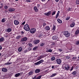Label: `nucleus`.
<instances>
[{"label": "nucleus", "mask_w": 79, "mask_h": 79, "mask_svg": "<svg viewBox=\"0 0 79 79\" xmlns=\"http://www.w3.org/2000/svg\"><path fill=\"white\" fill-rule=\"evenodd\" d=\"M63 35H64V36L66 37V38H68L69 37L71 34L70 33H69L68 31H64L63 33Z\"/></svg>", "instance_id": "1"}, {"label": "nucleus", "mask_w": 79, "mask_h": 79, "mask_svg": "<svg viewBox=\"0 0 79 79\" xmlns=\"http://www.w3.org/2000/svg\"><path fill=\"white\" fill-rule=\"evenodd\" d=\"M24 28L26 31H29L30 30V27L27 24H26L24 26Z\"/></svg>", "instance_id": "2"}, {"label": "nucleus", "mask_w": 79, "mask_h": 79, "mask_svg": "<svg viewBox=\"0 0 79 79\" xmlns=\"http://www.w3.org/2000/svg\"><path fill=\"white\" fill-rule=\"evenodd\" d=\"M36 31V29L35 28H32V29H31L30 30V31L31 33H34Z\"/></svg>", "instance_id": "3"}, {"label": "nucleus", "mask_w": 79, "mask_h": 79, "mask_svg": "<svg viewBox=\"0 0 79 79\" xmlns=\"http://www.w3.org/2000/svg\"><path fill=\"white\" fill-rule=\"evenodd\" d=\"M44 62V60H43L42 59L41 60H40L39 61V62H37L35 63V64L40 65V64L42 62Z\"/></svg>", "instance_id": "4"}, {"label": "nucleus", "mask_w": 79, "mask_h": 79, "mask_svg": "<svg viewBox=\"0 0 79 79\" xmlns=\"http://www.w3.org/2000/svg\"><path fill=\"white\" fill-rule=\"evenodd\" d=\"M64 68L66 69V70H68L69 68V66L68 64H65L64 66Z\"/></svg>", "instance_id": "5"}, {"label": "nucleus", "mask_w": 79, "mask_h": 79, "mask_svg": "<svg viewBox=\"0 0 79 79\" xmlns=\"http://www.w3.org/2000/svg\"><path fill=\"white\" fill-rule=\"evenodd\" d=\"M56 62L58 64H60L61 63V60L60 59H58L56 60Z\"/></svg>", "instance_id": "6"}, {"label": "nucleus", "mask_w": 79, "mask_h": 79, "mask_svg": "<svg viewBox=\"0 0 79 79\" xmlns=\"http://www.w3.org/2000/svg\"><path fill=\"white\" fill-rule=\"evenodd\" d=\"M27 40V37H25L24 38H23L21 40V42H23L24 41H26Z\"/></svg>", "instance_id": "7"}, {"label": "nucleus", "mask_w": 79, "mask_h": 79, "mask_svg": "<svg viewBox=\"0 0 79 79\" xmlns=\"http://www.w3.org/2000/svg\"><path fill=\"white\" fill-rule=\"evenodd\" d=\"M14 23L15 25H17L19 24V23L17 20H14Z\"/></svg>", "instance_id": "8"}, {"label": "nucleus", "mask_w": 79, "mask_h": 79, "mask_svg": "<svg viewBox=\"0 0 79 79\" xmlns=\"http://www.w3.org/2000/svg\"><path fill=\"white\" fill-rule=\"evenodd\" d=\"M40 42V41L39 40H35L34 41V43L35 44H38Z\"/></svg>", "instance_id": "9"}, {"label": "nucleus", "mask_w": 79, "mask_h": 79, "mask_svg": "<svg viewBox=\"0 0 79 79\" xmlns=\"http://www.w3.org/2000/svg\"><path fill=\"white\" fill-rule=\"evenodd\" d=\"M51 14V11H50L48 12V13H45L44 14V15H46L48 16V15H50V14Z\"/></svg>", "instance_id": "10"}, {"label": "nucleus", "mask_w": 79, "mask_h": 79, "mask_svg": "<svg viewBox=\"0 0 79 79\" xmlns=\"http://www.w3.org/2000/svg\"><path fill=\"white\" fill-rule=\"evenodd\" d=\"M52 38L53 40H57L58 38V36H52Z\"/></svg>", "instance_id": "11"}, {"label": "nucleus", "mask_w": 79, "mask_h": 79, "mask_svg": "<svg viewBox=\"0 0 79 79\" xmlns=\"http://www.w3.org/2000/svg\"><path fill=\"white\" fill-rule=\"evenodd\" d=\"M15 9L10 8L9 9V12H13V11H15Z\"/></svg>", "instance_id": "12"}, {"label": "nucleus", "mask_w": 79, "mask_h": 79, "mask_svg": "<svg viewBox=\"0 0 79 79\" xmlns=\"http://www.w3.org/2000/svg\"><path fill=\"white\" fill-rule=\"evenodd\" d=\"M2 71L3 72H7V69H6V68H3L2 69Z\"/></svg>", "instance_id": "13"}, {"label": "nucleus", "mask_w": 79, "mask_h": 79, "mask_svg": "<svg viewBox=\"0 0 79 79\" xmlns=\"http://www.w3.org/2000/svg\"><path fill=\"white\" fill-rule=\"evenodd\" d=\"M57 22H58L59 23H62V21L61 20H60V19H57Z\"/></svg>", "instance_id": "14"}, {"label": "nucleus", "mask_w": 79, "mask_h": 79, "mask_svg": "<svg viewBox=\"0 0 79 79\" xmlns=\"http://www.w3.org/2000/svg\"><path fill=\"white\" fill-rule=\"evenodd\" d=\"M60 13V11H58V12L56 15V19H57V18H58V16H59Z\"/></svg>", "instance_id": "15"}, {"label": "nucleus", "mask_w": 79, "mask_h": 79, "mask_svg": "<svg viewBox=\"0 0 79 79\" xmlns=\"http://www.w3.org/2000/svg\"><path fill=\"white\" fill-rule=\"evenodd\" d=\"M44 57L43 56H40L39 57H38V60H40V59H41L42 58H44Z\"/></svg>", "instance_id": "16"}, {"label": "nucleus", "mask_w": 79, "mask_h": 79, "mask_svg": "<svg viewBox=\"0 0 79 79\" xmlns=\"http://www.w3.org/2000/svg\"><path fill=\"white\" fill-rule=\"evenodd\" d=\"M40 69H36L35 70V72H36V73H39L40 72Z\"/></svg>", "instance_id": "17"}, {"label": "nucleus", "mask_w": 79, "mask_h": 79, "mask_svg": "<svg viewBox=\"0 0 79 79\" xmlns=\"http://www.w3.org/2000/svg\"><path fill=\"white\" fill-rule=\"evenodd\" d=\"M12 31V29L11 28H8L7 29V31L9 33L10 32Z\"/></svg>", "instance_id": "18"}, {"label": "nucleus", "mask_w": 79, "mask_h": 79, "mask_svg": "<svg viewBox=\"0 0 79 79\" xmlns=\"http://www.w3.org/2000/svg\"><path fill=\"white\" fill-rule=\"evenodd\" d=\"M45 30L47 31L49 30H50V28L49 27H45Z\"/></svg>", "instance_id": "19"}, {"label": "nucleus", "mask_w": 79, "mask_h": 79, "mask_svg": "<svg viewBox=\"0 0 79 79\" xmlns=\"http://www.w3.org/2000/svg\"><path fill=\"white\" fill-rule=\"evenodd\" d=\"M20 75V73H16L15 75V77H19V76Z\"/></svg>", "instance_id": "20"}, {"label": "nucleus", "mask_w": 79, "mask_h": 79, "mask_svg": "<svg viewBox=\"0 0 79 79\" xmlns=\"http://www.w3.org/2000/svg\"><path fill=\"white\" fill-rule=\"evenodd\" d=\"M57 73H53L52 75L50 76L51 77H54L55 76H56V75H57Z\"/></svg>", "instance_id": "21"}, {"label": "nucleus", "mask_w": 79, "mask_h": 79, "mask_svg": "<svg viewBox=\"0 0 79 79\" xmlns=\"http://www.w3.org/2000/svg\"><path fill=\"white\" fill-rule=\"evenodd\" d=\"M75 25V23H72L71 25H70V27H73L74 26V25Z\"/></svg>", "instance_id": "22"}, {"label": "nucleus", "mask_w": 79, "mask_h": 79, "mask_svg": "<svg viewBox=\"0 0 79 79\" xmlns=\"http://www.w3.org/2000/svg\"><path fill=\"white\" fill-rule=\"evenodd\" d=\"M56 29V27L55 26H53L52 28V30H55Z\"/></svg>", "instance_id": "23"}, {"label": "nucleus", "mask_w": 79, "mask_h": 79, "mask_svg": "<svg viewBox=\"0 0 79 79\" xmlns=\"http://www.w3.org/2000/svg\"><path fill=\"white\" fill-rule=\"evenodd\" d=\"M34 9L35 10V12H38V10L36 7H34Z\"/></svg>", "instance_id": "24"}, {"label": "nucleus", "mask_w": 79, "mask_h": 79, "mask_svg": "<svg viewBox=\"0 0 79 79\" xmlns=\"http://www.w3.org/2000/svg\"><path fill=\"white\" fill-rule=\"evenodd\" d=\"M79 33V30H77L76 31V35H77Z\"/></svg>", "instance_id": "25"}, {"label": "nucleus", "mask_w": 79, "mask_h": 79, "mask_svg": "<svg viewBox=\"0 0 79 79\" xmlns=\"http://www.w3.org/2000/svg\"><path fill=\"white\" fill-rule=\"evenodd\" d=\"M22 50V48H19L18 49V51L19 52H21V51Z\"/></svg>", "instance_id": "26"}, {"label": "nucleus", "mask_w": 79, "mask_h": 79, "mask_svg": "<svg viewBox=\"0 0 79 79\" xmlns=\"http://www.w3.org/2000/svg\"><path fill=\"white\" fill-rule=\"evenodd\" d=\"M4 38H1L0 39V42H1L2 41H4Z\"/></svg>", "instance_id": "27"}, {"label": "nucleus", "mask_w": 79, "mask_h": 79, "mask_svg": "<svg viewBox=\"0 0 79 79\" xmlns=\"http://www.w3.org/2000/svg\"><path fill=\"white\" fill-rule=\"evenodd\" d=\"M76 73H77V72L76 71H74V72H72V75H76Z\"/></svg>", "instance_id": "28"}, {"label": "nucleus", "mask_w": 79, "mask_h": 79, "mask_svg": "<svg viewBox=\"0 0 79 79\" xmlns=\"http://www.w3.org/2000/svg\"><path fill=\"white\" fill-rule=\"evenodd\" d=\"M6 20L5 19H3L2 20V22H3V23H4V22H6Z\"/></svg>", "instance_id": "29"}, {"label": "nucleus", "mask_w": 79, "mask_h": 79, "mask_svg": "<svg viewBox=\"0 0 79 79\" xmlns=\"http://www.w3.org/2000/svg\"><path fill=\"white\" fill-rule=\"evenodd\" d=\"M72 9V8H70V7H68L67 9V10H68V11H71Z\"/></svg>", "instance_id": "30"}, {"label": "nucleus", "mask_w": 79, "mask_h": 79, "mask_svg": "<svg viewBox=\"0 0 79 79\" xmlns=\"http://www.w3.org/2000/svg\"><path fill=\"white\" fill-rule=\"evenodd\" d=\"M21 36H18L16 37V39L17 40H19V39H20L21 38Z\"/></svg>", "instance_id": "31"}, {"label": "nucleus", "mask_w": 79, "mask_h": 79, "mask_svg": "<svg viewBox=\"0 0 79 79\" xmlns=\"http://www.w3.org/2000/svg\"><path fill=\"white\" fill-rule=\"evenodd\" d=\"M46 63L47 64H51V62L50 61V60H48L47 61V62H46Z\"/></svg>", "instance_id": "32"}, {"label": "nucleus", "mask_w": 79, "mask_h": 79, "mask_svg": "<svg viewBox=\"0 0 79 79\" xmlns=\"http://www.w3.org/2000/svg\"><path fill=\"white\" fill-rule=\"evenodd\" d=\"M56 12V11H54L52 14V15L53 16L54 15H55Z\"/></svg>", "instance_id": "33"}, {"label": "nucleus", "mask_w": 79, "mask_h": 79, "mask_svg": "<svg viewBox=\"0 0 79 79\" xmlns=\"http://www.w3.org/2000/svg\"><path fill=\"white\" fill-rule=\"evenodd\" d=\"M44 44H45L44 43H41L40 44V46L42 47V46H43L44 45Z\"/></svg>", "instance_id": "34"}, {"label": "nucleus", "mask_w": 79, "mask_h": 79, "mask_svg": "<svg viewBox=\"0 0 79 79\" xmlns=\"http://www.w3.org/2000/svg\"><path fill=\"white\" fill-rule=\"evenodd\" d=\"M55 59V57H54V56L52 57L51 58V60H54Z\"/></svg>", "instance_id": "35"}, {"label": "nucleus", "mask_w": 79, "mask_h": 79, "mask_svg": "<svg viewBox=\"0 0 79 79\" xmlns=\"http://www.w3.org/2000/svg\"><path fill=\"white\" fill-rule=\"evenodd\" d=\"M41 77H42L41 76H39V77H37V78H36V79H40V78H41Z\"/></svg>", "instance_id": "36"}, {"label": "nucleus", "mask_w": 79, "mask_h": 79, "mask_svg": "<svg viewBox=\"0 0 79 79\" xmlns=\"http://www.w3.org/2000/svg\"><path fill=\"white\" fill-rule=\"evenodd\" d=\"M38 48V47L37 46H35L34 48H33V50H36Z\"/></svg>", "instance_id": "37"}, {"label": "nucleus", "mask_w": 79, "mask_h": 79, "mask_svg": "<svg viewBox=\"0 0 79 79\" xmlns=\"http://www.w3.org/2000/svg\"><path fill=\"white\" fill-rule=\"evenodd\" d=\"M33 73V72H30L29 73V75H32Z\"/></svg>", "instance_id": "38"}, {"label": "nucleus", "mask_w": 79, "mask_h": 79, "mask_svg": "<svg viewBox=\"0 0 79 79\" xmlns=\"http://www.w3.org/2000/svg\"><path fill=\"white\" fill-rule=\"evenodd\" d=\"M28 45L30 47H32V45L31 43H30L28 44Z\"/></svg>", "instance_id": "39"}, {"label": "nucleus", "mask_w": 79, "mask_h": 79, "mask_svg": "<svg viewBox=\"0 0 79 79\" xmlns=\"http://www.w3.org/2000/svg\"><path fill=\"white\" fill-rule=\"evenodd\" d=\"M66 58L67 59H70V57H69V56H66Z\"/></svg>", "instance_id": "40"}, {"label": "nucleus", "mask_w": 79, "mask_h": 79, "mask_svg": "<svg viewBox=\"0 0 79 79\" xmlns=\"http://www.w3.org/2000/svg\"><path fill=\"white\" fill-rule=\"evenodd\" d=\"M76 59H77V57H73L72 58V59L73 60H75Z\"/></svg>", "instance_id": "41"}, {"label": "nucleus", "mask_w": 79, "mask_h": 79, "mask_svg": "<svg viewBox=\"0 0 79 79\" xmlns=\"http://www.w3.org/2000/svg\"><path fill=\"white\" fill-rule=\"evenodd\" d=\"M26 2H31V0H27Z\"/></svg>", "instance_id": "42"}, {"label": "nucleus", "mask_w": 79, "mask_h": 79, "mask_svg": "<svg viewBox=\"0 0 79 79\" xmlns=\"http://www.w3.org/2000/svg\"><path fill=\"white\" fill-rule=\"evenodd\" d=\"M4 8L5 9H8V6H5Z\"/></svg>", "instance_id": "43"}, {"label": "nucleus", "mask_w": 79, "mask_h": 79, "mask_svg": "<svg viewBox=\"0 0 79 79\" xmlns=\"http://www.w3.org/2000/svg\"><path fill=\"white\" fill-rule=\"evenodd\" d=\"M70 19V17H67V18L66 19V20H69V19Z\"/></svg>", "instance_id": "44"}, {"label": "nucleus", "mask_w": 79, "mask_h": 79, "mask_svg": "<svg viewBox=\"0 0 79 79\" xmlns=\"http://www.w3.org/2000/svg\"><path fill=\"white\" fill-rule=\"evenodd\" d=\"M76 3L77 4H79V1H77Z\"/></svg>", "instance_id": "45"}, {"label": "nucleus", "mask_w": 79, "mask_h": 79, "mask_svg": "<svg viewBox=\"0 0 79 79\" xmlns=\"http://www.w3.org/2000/svg\"><path fill=\"white\" fill-rule=\"evenodd\" d=\"M48 51V52H52V49H49Z\"/></svg>", "instance_id": "46"}, {"label": "nucleus", "mask_w": 79, "mask_h": 79, "mask_svg": "<svg viewBox=\"0 0 79 79\" xmlns=\"http://www.w3.org/2000/svg\"><path fill=\"white\" fill-rule=\"evenodd\" d=\"M76 44H79V41H77L76 42Z\"/></svg>", "instance_id": "47"}, {"label": "nucleus", "mask_w": 79, "mask_h": 79, "mask_svg": "<svg viewBox=\"0 0 79 79\" xmlns=\"http://www.w3.org/2000/svg\"><path fill=\"white\" fill-rule=\"evenodd\" d=\"M43 35L41 34V35H40L39 36V37H41V36H42Z\"/></svg>", "instance_id": "48"}, {"label": "nucleus", "mask_w": 79, "mask_h": 79, "mask_svg": "<svg viewBox=\"0 0 79 79\" xmlns=\"http://www.w3.org/2000/svg\"><path fill=\"white\" fill-rule=\"evenodd\" d=\"M9 62H7V63H6V64H5L6 65H9Z\"/></svg>", "instance_id": "49"}, {"label": "nucleus", "mask_w": 79, "mask_h": 79, "mask_svg": "<svg viewBox=\"0 0 79 79\" xmlns=\"http://www.w3.org/2000/svg\"><path fill=\"white\" fill-rule=\"evenodd\" d=\"M73 67H71V69H70V70H71V71H72V70H73Z\"/></svg>", "instance_id": "50"}, {"label": "nucleus", "mask_w": 79, "mask_h": 79, "mask_svg": "<svg viewBox=\"0 0 79 79\" xmlns=\"http://www.w3.org/2000/svg\"><path fill=\"white\" fill-rule=\"evenodd\" d=\"M24 52H25V53L27 52V49H25V50L24 51Z\"/></svg>", "instance_id": "51"}, {"label": "nucleus", "mask_w": 79, "mask_h": 79, "mask_svg": "<svg viewBox=\"0 0 79 79\" xmlns=\"http://www.w3.org/2000/svg\"><path fill=\"white\" fill-rule=\"evenodd\" d=\"M56 2H58L59 0H55Z\"/></svg>", "instance_id": "52"}, {"label": "nucleus", "mask_w": 79, "mask_h": 79, "mask_svg": "<svg viewBox=\"0 0 79 79\" xmlns=\"http://www.w3.org/2000/svg\"><path fill=\"white\" fill-rule=\"evenodd\" d=\"M59 50L60 52H61L62 51V49H59Z\"/></svg>", "instance_id": "53"}, {"label": "nucleus", "mask_w": 79, "mask_h": 79, "mask_svg": "<svg viewBox=\"0 0 79 79\" xmlns=\"http://www.w3.org/2000/svg\"><path fill=\"white\" fill-rule=\"evenodd\" d=\"M46 24L45 23H43V26L44 27L46 25Z\"/></svg>", "instance_id": "54"}, {"label": "nucleus", "mask_w": 79, "mask_h": 79, "mask_svg": "<svg viewBox=\"0 0 79 79\" xmlns=\"http://www.w3.org/2000/svg\"><path fill=\"white\" fill-rule=\"evenodd\" d=\"M25 23V22H24L23 23H22V25H24Z\"/></svg>", "instance_id": "55"}, {"label": "nucleus", "mask_w": 79, "mask_h": 79, "mask_svg": "<svg viewBox=\"0 0 79 79\" xmlns=\"http://www.w3.org/2000/svg\"><path fill=\"white\" fill-rule=\"evenodd\" d=\"M1 6H2H2H3V3H1Z\"/></svg>", "instance_id": "56"}, {"label": "nucleus", "mask_w": 79, "mask_h": 79, "mask_svg": "<svg viewBox=\"0 0 79 79\" xmlns=\"http://www.w3.org/2000/svg\"><path fill=\"white\" fill-rule=\"evenodd\" d=\"M2 49V47L0 45V49Z\"/></svg>", "instance_id": "57"}, {"label": "nucleus", "mask_w": 79, "mask_h": 79, "mask_svg": "<svg viewBox=\"0 0 79 79\" xmlns=\"http://www.w3.org/2000/svg\"><path fill=\"white\" fill-rule=\"evenodd\" d=\"M36 77H34V78H33V79H36Z\"/></svg>", "instance_id": "58"}, {"label": "nucleus", "mask_w": 79, "mask_h": 79, "mask_svg": "<svg viewBox=\"0 0 79 79\" xmlns=\"http://www.w3.org/2000/svg\"><path fill=\"white\" fill-rule=\"evenodd\" d=\"M12 62H9V65H10V64H12Z\"/></svg>", "instance_id": "59"}, {"label": "nucleus", "mask_w": 79, "mask_h": 79, "mask_svg": "<svg viewBox=\"0 0 79 79\" xmlns=\"http://www.w3.org/2000/svg\"><path fill=\"white\" fill-rule=\"evenodd\" d=\"M54 66H52V69H53V68H54Z\"/></svg>", "instance_id": "60"}, {"label": "nucleus", "mask_w": 79, "mask_h": 79, "mask_svg": "<svg viewBox=\"0 0 79 79\" xmlns=\"http://www.w3.org/2000/svg\"><path fill=\"white\" fill-rule=\"evenodd\" d=\"M42 1H43V2H44V1H45V0H42Z\"/></svg>", "instance_id": "61"}, {"label": "nucleus", "mask_w": 79, "mask_h": 79, "mask_svg": "<svg viewBox=\"0 0 79 79\" xmlns=\"http://www.w3.org/2000/svg\"><path fill=\"white\" fill-rule=\"evenodd\" d=\"M11 59H10V60H9V62H10V60H11Z\"/></svg>", "instance_id": "62"}, {"label": "nucleus", "mask_w": 79, "mask_h": 79, "mask_svg": "<svg viewBox=\"0 0 79 79\" xmlns=\"http://www.w3.org/2000/svg\"><path fill=\"white\" fill-rule=\"evenodd\" d=\"M0 8H2V6H1V7H0Z\"/></svg>", "instance_id": "63"}, {"label": "nucleus", "mask_w": 79, "mask_h": 79, "mask_svg": "<svg viewBox=\"0 0 79 79\" xmlns=\"http://www.w3.org/2000/svg\"><path fill=\"white\" fill-rule=\"evenodd\" d=\"M1 53H0V56H1Z\"/></svg>", "instance_id": "64"}]
</instances>
